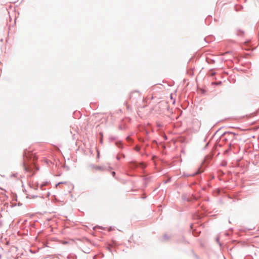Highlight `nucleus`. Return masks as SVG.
Wrapping results in <instances>:
<instances>
[{"label": "nucleus", "mask_w": 259, "mask_h": 259, "mask_svg": "<svg viewBox=\"0 0 259 259\" xmlns=\"http://www.w3.org/2000/svg\"><path fill=\"white\" fill-rule=\"evenodd\" d=\"M231 135H232L234 137V138L235 139V140H238L237 138V136H238V135L236 134L235 133H233V132H230L229 133Z\"/></svg>", "instance_id": "nucleus-1"}, {"label": "nucleus", "mask_w": 259, "mask_h": 259, "mask_svg": "<svg viewBox=\"0 0 259 259\" xmlns=\"http://www.w3.org/2000/svg\"><path fill=\"white\" fill-rule=\"evenodd\" d=\"M33 168L35 167L36 168V170L39 169V168L36 165V164L34 162L33 163Z\"/></svg>", "instance_id": "nucleus-2"}, {"label": "nucleus", "mask_w": 259, "mask_h": 259, "mask_svg": "<svg viewBox=\"0 0 259 259\" xmlns=\"http://www.w3.org/2000/svg\"><path fill=\"white\" fill-rule=\"evenodd\" d=\"M203 171V170H201L200 171V170H199L196 173V174H199V173H201Z\"/></svg>", "instance_id": "nucleus-3"}, {"label": "nucleus", "mask_w": 259, "mask_h": 259, "mask_svg": "<svg viewBox=\"0 0 259 259\" xmlns=\"http://www.w3.org/2000/svg\"><path fill=\"white\" fill-rule=\"evenodd\" d=\"M38 186H39L38 184H37H37H36V189L38 187Z\"/></svg>", "instance_id": "nucleus-4"}, {"label": "nucleus", "mask_w": 259, "mask_h": 259, "mask_svg": "<svg viewBox=\"0 0 259 259\" xmlns=\"http://www.w3.org/2000/svg\"><path fill=\"white\" fill-rule=\"evenodd\" d=\"M45 184H41V185H40V187L41 188H42V187L44 186H45Z\"/></svg>", "instance_id": "nucleus-5"}, {"label": "nucleus", "mask_w": 259, "mask_h": 259, "mask_svg": "<svg viewBox=\"0 0 259 259\" xmlns=\"http://www.w3.org/2000/svg\"><path fill=\"white\" fill-rule=\"evenodd\" d=\"M112 174L113 176L115 175V172L114 171H113Z\"/></svg>", "instance_id": "nucleus-6"}, {"label": "nucleus", "mask_w": 259, "mask_h": 259, "mask_svg": "<svg viewBox=\"0 0 259 259\" xmlns=\"http://www.w3.org/2000/svg\"><path fill=\"white\" fill-rule=\"evenodd\" d=\"M34 158H35V156L33 155V160H34Z\"/></svg>", "instance_id": "nucleus-7"}, {"label": "nucleus", "mask_w": 259, "mask_h": 259, "mask_svg": "<svg viewBox=\"0 0 259 259\" xmlns=\"http://www.w3.org/2000/svg\"><path fill=\"white\" fill-rule=\"evenodd\" d=\"M95 168H99V167H96Z\"/></svg>", "instance_id": "nucleus-8"}]
</instances>
